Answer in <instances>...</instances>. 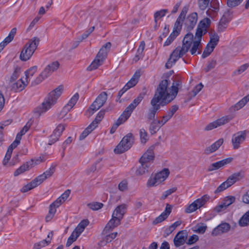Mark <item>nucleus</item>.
<instances>
[{
	"label": "nucleus",
	"instance_id": "39448f33",
	"mask_svg": "<svg viewBox=\"0 0 249 249\" xmlns=\"http://www.w3.org/2000/svg\"><path fill=\"white\" fill-rule=\"evenodd\" d=\"M187 52V51H186L182 47L176 48L170 54V57L165 64L166 68L167 69L171 68L176 62Z\"/></svg>",
	"mask_w": 249,
	"mask_h": 249
},
{
	"label": "nucleus",
	"instance_id": "49530a36",
	"mask_svg": "<svg viewBox=\"0 0 249 249\" xmlns=\"http://www.w3.org/2000/svg\"><path fill=\"white\" fill-rule=\"evenodd\" d=\"M210 40L208 44L212 46H214V48L217 45L219 37L216 33L212 34L210 36Z\"/></svg>",
	"mask_w": 249,
	"mask_h": 249
},
{
	"label": "nucleus",
	"instance_id": "69168bd1",
	"mask_svg": "<svg viewBox=\"0 0 249 249\" xmlns=\"http://www.w3.org/2000/svg\"><path fill=\"white\" fill-rule=\"evenodd\" d=\"M243 0H227V4L228 7L233 8L239 5Z\"/></svg>",
	"mask_w": 249,
	"mask_h": 249
},
{
	"label": "nucleus",
	"instance_id": "5fc2aeb1",
	"mask_svg": "<svg viewBox=\"0 0 249 249\" xmlns=\"http://www.w3.org/2000/svg\"><path fill=\"white\" fill-rule=\"evenodd\" d=\"M79 236V235L77 234L75 231H73L71 236L68 239L67 242L66 243V246H70L72 244L73 242L76 241V240Z\"/></svg>",
	"mask_w": 249,
	"mask_h": 249
},
{
	"label": "nucleus",
	"instance_id": "f03ea898",
	"mask_svg": "<svg viewBox=\"0 0 249 249\" xmlns=\"http://www.w3.org/2000/svg\"><path fill=\"white\" fill-rule=\"evenodd\" d=\"M62 90L63 87L60 86L50 92L41 105L36 108L35 112L40 115L51 108L56 103L57 99L62 94Z\"/></svg>",
	"mask_w": 249,
	"mask_h": 249
},
{
	"label": "nucleus",
	"instance_id": "cd10ccee",
	"mask_svg": "<svg viewBox=\"0 0 249 249\" xmlns=\"http://www.w3.org/2000/svg\"><path fill=\"white\" fill-rule=\"evenodd\" d=\"M17 32V28H13L10 32L8 36L0 43V52L3 49L4 47L11 42L14 39Z\"/></svg>",
	"mask_w": 249,
	"mask_h": 249
},
{
	"label": "nucleus",
	"instance_id": "4d7b16f0",
	"mask_svg": "<svg viewBox=\"0 0 249 249\" xmlns=\"http://www.w3.org/2000/svg\"><path fill=\"white\" fill-rule=\"evenodd\" d=\"M140 136L142 143L145 144L148 140V134L143 128L140 130Z\"/></svg>",
	"mask_w": 249,
	"mask_h": 249
},
{
	"label": "nucleus",
	"instance_id": "7c9ffc66",
	"mask_svg": "<svg viewBox=\"0 0 249 249\" xmlns=\"http://www.w3.org/2000/svg\"><path fill=\"white\" fill-rule=\"evenodd\" d=\"M111 46V44L109 42L104 45L96 55L97 57L101 58V59L104 60L107 55V52L109 50Z\"/></svg>",
	"mask_w": 249,
	"mask_h": 249
},
{
	"label": "nucleus",
	"instance_id": "423d86ee",
	"mask_svg": "<svg viewBox=\"0 0 249 249\" xmlns=\"http://www.w3.org/2000/svg\"><path fill=\"white\" fill-rule=\"evenodd\" d=\"M107 98V94L106 92H102L96 98L95 100L90 105L89 111L93 114L94 112L98 110L106 103Z\"/></svg>",
	"mask_w": 249,
	"mask_h": 249
},
{
	"label": "nucleus",
	"instance_id": "a878e982",
	"mask_svg": "<svg viewBox=\"0 0 249 249\" xmlns=\"http://www.w3.org/2000/svg\"><path fill=\"white\" fill-rule=\"evenodd\" d=\"M243 177L244 175L241 172H236L230 176L225 181L229 187H231L236 182L243 178Z\"/></svg>",
	"mask_w": 249,
	"mask_h": 249
},
{
	"label": "nucleus",
	"instance_id": "6ab92c4d",
	"mask_svg": "<svg viewBox=\"0 0 249 249\" xmlns=\"http://www.w3.org/2000/svg\"><path fill=\"white\" fill-rule=\"evenodd\" d=\"M231 225L228 223H222L215 227L212 232V235L216 236L228 232L231 229Z\"/></svg>",
	"mask_w": 249,
	"mask_h": 249
},
{
	"label": "nucleus",
	"instance_id": "864d4df0",
	"mask_svg": "<svg viewBox=\"0 0 249 249\" xmlns=\"http://www.w3.org/2000/svg\"><path fill=\"white\" fill-rule=\"evenodd\" d=\"M219 3L218 0H212L210 3V8L207 11L208 13L210 10L216 12L219 10Z\"/></svg>",
	"mask_w": 249,
	"mask_h": 249
},
{
	"label": "nucleus",
	"instance_id": "bb28decb",
	"mask_svg": "<svg viewBox=\"0 0 249 249\" xmlns=\"http://www.w3.org/2000/svg\"><path fill=\"white\" fill-rule=\"evenodd\" d=\"M126 207V205L124 204L118 206L113 212L112 217H116L122 220L125 213Z\"/></svg>",
	"mask_w": 249,
	"mask_h": 249
},
{
	"label": "nucleus",
	"instance_id": "de8ad7c7",
	"mask_svg": "<svg viewBox=\"0 0 249 249\" xmlns=\"http://www.w3.org/2000/svg\"><path fill=\"white\" fill-rule=\"evenodd\" d=\"M178 32L176 31H173L169 36L166 39V41H165L163 46H167L170 45L172 42L175 40V39L177 37V36H178Z\"/></svg>",
	"mask_w": 249,
	"mask_h": 249
},
{
	"label": "nucleus",
	"instance_id": "a211bd4d",
	"mask_svg": "<svg viewBox=\"0 0 249 249\" xmlns=\"http://www.w3.org/2000/svg\"><path fill=\"white\" fill-rule=\"evenodd\" d=\"M211 24V20L209 18H205L201 20L197 25L195 34L198 32L201 35V37L207 32V28Z\"/></svg>",
	"mask_w": 249,
	"mask_h": 249
},
{
	"label": "nucleus",
	"instance_id": "1a4fd4ad",
	"mask_svg": "<svg viewBox=\"0 0 249 249\" xmlns=\"http://www.w3.org/2000/svg\"><path fill=\"white\" fill-rule=\"evenodd\" d=\"M159 142H157L149 147L147 151L142 156L140 159V163L151 164V162H153L155 158L154 149L156 146L159 145Z\"/></svg>",
	"mask_w": 249,
	"mask_h": 249
},
{
	"label": "nucleus",
	"instance_id": "6e6552de",
	"mask_svg": "<svg viewBox=\"0 0 249 249\" xmlns=\"http://www.w3.org/2000/svg\"><path fill=\"white\" fill-rule=\"evenodd\" d=\"M209 199V196L207 195H204L201 198L197 199L191 204L188 205L185 210V212L187 213H191L197 209L204 205L206 202Z\"/></svg>",
	"mask_w": 249,
	"mask_h": 249
},
{
	"label": "nucleus",
	"instance_id": "f8f14e48",
	"mask_svg": "<svg viewBox=\"0 0 249 249\" xmlns=\"http://www.w3.org/2000/svg\"><path fill=\"white\" fill-rule=\"evenodd\" d=\"M197 14L196 12H193L189 14L187 18H184V25L187 31L190 32L196 26L197 21Z\"/></svg>",
	"mask_w": 249,
	"mask_h": 249
},
{
	"label": "nucleus",
	"instance_id": "5701e85b",
	"mask_svg": "<svg viewBox=\"0 0 249 249\" xmlns=\"http://www.w3.org/2000/svg\"><path fill=\"white\" fill-rule=\"evenodd\" d=\"M43 182V180L40 178L39 176H37L34 179L31 181L29 183L24 185L21 189V192L22 193H25L29 190H31L38 185H40Z\"/></svg>",
	"mask_w": 249,
	"mask_h": 249
},
{
	"label": "nucleus",
	"instance_id": "bf43d9fd",
	"mask_svg": "<svg viewBox=\"0 0 249 249\" xmlns=\"http://www.w3.org/2000/svg\"><path fill=\"white\" fill-rule=\"evenodd\" d=\"M50 243V240L46 239L43 240L38 243L35 244L34 249H40L41 248L44 247L48 245Z\"/></svg>",
	"mask_w": 249,
	"mask_h": 249
},
{
	"label": "nucleus",
	"instance_id": "603ef678",
	"mask_svg": "<svg viewBox=\"0 0 249 249\" xmlns=\"http://www.w3.org/2000/svg\"><path fill=\"white\" fill-rule=\"evenodd\" d=\"M214 49V46H212L208 43L203 51L202 57L205 58L208 56L213 51Z\"/></svg>",
	"mask_w": 249,
	"mask_h": 249
},
{
	"label": "nucleus",
	"instance_id": "6e6d98bb",
	"mask_svg": "<svg viewBox=\"0 0 249 249\" xmlns=\"http://www.w3.org/2000/svg\"><path fill=\"white\" fill-rule=\"evenodd\" d=\"M103 205V203L97 202H93L88 204L89 208L94 211H97L101 209Z\"/></svg>",
	"mask_w": 249,
	"mask_h": 249
},
{
	"label": "nucleus",
	"instance_id": "4468645a",
	"mask_svg": "<svg viewBox=\"0 0 249 249\" xmlns=\"http://www.w3.org/2000/svg\"><path fill=\"white\" fill-rule=\"evenodd\" d=\"M188 9V8L186 6L183 7L179 16H178L175 23L173 31L177 32L178 35L179 34V32L180 31L182 25V23L183 21H184V18L185 17V16L187 13Z\"/></svg>",
	"mask_w": 249,
	"mask_h": 249
},
{
	"label": "nucleus",
	"instance_id": "0eeeda50",
	"mask_svg": "<svg viewBox=\"0 0 249 249\" xmlns=\"http://www.w3.org/2000/svg\"><path fill=\"white\" fill-rule=\"evenodd\" d=\"M233 118L232 115H226L217 119L215 121L206 125L204 128L205 131H210L214 128L224 125Z\"/></svg>",
	"mask_w": 249,
	"mask_h": 249
},
{
	"label": "nucleus",
	"instance_id": "ddd939ff",
	"mask_svg": "<svg viewBox=\"0 0 249 249\" xmlns=\"http://www.w3.org/2000/svg\"><path fill=\"white\" fill-rule=\"evenodd\" d=\"M65 129V126L64 125L62 124L58 125L56 128L53 131V133L50 135L48 144L52 145L57 142L59 140V137Z\"/></svg>",
	"mask_w": 249,
	"mask_h": 249
},
{
	"label": "nucleus",
	"instance_id": "2eb2a0df",
	"mask_svg": "<svg viewBox=\"0 0 249 249\" xmlns=\"http://www.w3.org/2000/svg\"><path fill=\"white\" fill-rule=\"evenodd\" d=\"M188 236L186 230L178 231L174 238V244L176 247L183 245L186 242Z\"/></svg>",
	"mask_w": 249,
	"mask_h": 249
},
{
	"label": "nucleus",
	"instance_id": "4c0bfd02",
	"mask_svg": "<svg viewBox=\"0 0 249 249\" xmlns=\"http://www.w3.org/2000/svg\"><path fill=\"white\" fill-rule=\"evenodd\" d=\"M249 101V95L243 98L231 107L234 110H238L243 107Z\"/></svg>",
	"mask_w": 249,
	"mask_h": 249
},
{
	"label": "nucleus",
	"instance_id": "dca6fc26",
	"mask_svg": "<svg viewBox=\"0 0 249 249\" xmlns=\"http://www.w3.org/2000/svg\"><path fill=\"white\" fill-rule=\"evenodd\" d=\"M60 64L57 61H53L49 64L41 72V76L48 77L59 67Z\"/></svg>",
	"mask_w": 249,
	"mask_h": 249
},
{
	"label": "nucleus",
	"instance_id": "338daca9",
	"mask_svg": "<svg viewBox=\"0 0 249 249\" xmlns=\"http://www.w3.org/2000/svg\"><path fill=\"white\" fill-rule=\"evenodd\" d=\"M249 67V63H246L245 64H243L241 66H240L237 70H236L234 73L235 75H239L243 72L244 71H245Z\"/></svg>",
	"mask_w": 249,
	"mask_h": 249
},
{
	"label": "nucleus",
	"instance_id": "aec40b11",
	"mask_svg": "<svg viewBox=\"0 0 249 249\" xmlns=\"http://www.w3.org/2000/svg\"><path fill=\"white\" fill-rule=\"evenodd\" d=\"M202 37H201V35L199 33H197V34H195V36L194 38V41L192 43L193 46L190 50V52L191 54H195L197 50H198V54L200 53L201 51L200 50L201 48V41Z\"/></svg>",
	"mask_w": 249,
	"mask_h": 249
},
{
	"label": "nucleus",
	"instance_id": "0e129e2a",
	"mask_svg": "<svg viewBox=\"0 0 249 249\" xmlns=\"http://www.w3.org/2000/svg\"><path fill=\"white\" fill-rule=\"evenodd\" d=\"M210 0H198V5L201 10H205L208 6Z\"/></svg>",
	"mask_w": 249,
	"mask_h": 249
},
{
	"label": "nucleus",
	"instance_id": "13d9d810",
	"mask_svg": "<svg viewBox=\"0 0 249 249\" xmlns=\"http://www.w3.org/2000/svg\"><path fill=\"white\" fill-rule=\"evenodd\" d=\"M203 85L202 83L197 84L192 90V91L189 93V95L191 98L195 97L203 88Z\"/></svg>",
	"mask_w": 249,
	"mask_h": 249
},
{
	"label": "nucleus",
	"instance_id": "b1692460",
	"mask_svg": "<svg viewBox=\"0 0 249 249\" xmlns=\"http://www.w3.org/2000/svg\"><path fill=\"white\" fill-rule=\"evenodd\" d=\"M121 220L120 219L116 217L112 216V218L108 222L105 227L103 230V233L104 234H107L108 231L113 230V229L121 224Z\"/></svg>",
	"mask_w": 249,
	"mask_h": 249
},
{
	"label": "nucleus",
	"instance_id": "774afa93",
	"mask_svg": "<svg viewBox=\"0 0 249 249\" xmlns=\"http://www.w3.org/2000/svg\"><path fill=\"white\" fill-rule=\"evenodd\" d=\"M160 183L157 180L156 177L154 176V177H151L147 181V186L149 187L155 186L159 184Z\"/></svg>",
	"mask_w": 249,
	"mask_h": 249
},
{
	"label": "nucleus",
	"instance_id": "052dcab7",
	"mask_svg": "<svg viewBox=\"0 0 249 249\" xmlns=\"http://www.w3.org/2000/svg\"><path fill=\"white\" fill-rule=\"evenodd\" d=\"M235 197L233 196H226L223 200V203L225 206L227 208L229 206L234 202Z\"/></svg>",
	"mask_w": 249,
	"mask_h": 249
},
{
	"label": "nucleus",
	"instance_id": "473e14b6",
	"mask_svg": "<svg viewBox=\"0 0 249 249\" xmlns=\"http://www.w3.org/2000/svg\"><path fill=\"white\" fill-rule=\"evenodd\" d=\"M170 172L168 169L164 168L161 171L157 173L155 177L160 183L164 181L168 177Z\"/></svg>",
	"mask_w": 249,
	"mask_h": 249
},
{
	"label": "nucleus",
	"instance_id": "c03bdc74",
	"mask_svg": "<svg viewBox=\"0 0 249 249\" xmlns=\"http://www.w3.org/2000/svg\"><path fill=\"white\" fill-rule=\"evenodd\" d=\"M168 12V9H162L155 13L154 17L155 27L157 25L158 20L163 17L165 15V14Z\"/></svg>",
	"mask_w": 249,
	"mask_h": 249
},
{
	"label": "nucleus",
	"instance_id": "f704fd0d",
	"mask_svg": "<svg viewBox=\"0 0 249 249\" xmlns=\"http://www.w3.org/2000/svg\"><path fill=\"white\" fill-rule=\"evenodd\" d=\"M140 164L141 165L136 171V174L137 175H142L149 171L151 164L145 163H140Z\"/></svg>",
	"mask_w": 249,
	"mask_h": 249
},
{
	"label": "nucleus",
	"instance_id": "2f4dec72",
	"mask_svg": "<svg viewBox=\"0 0 249 249\" xmlns=\"http://www.w3.org/2000/svg\"><path fill=\"white\" fill-rule=\"evenodd\" d=\"M27 85L22 79H19L17 82L14 83L11 85V89L15 92H19L22 91L25 87Z\"/></svg>",
	"mask_w": 249,
	"mask_h": 249
},
{
	"label": "nucleus",
	"instance_id": "a18cd8bd",
	"mask_svg": "<svg viewBox=\"0 0 249 249\" xmlns=\"http://www.w3.org/2000/svg\"><path fill=\"white\" fill-rule=\"evenodd\" d=\"M37 69V66H35L31 67L25 72L26 82H28V81H29L30 80V78L32 77L34 73L36 71Z\"/></svg>",
	"mask_w": 249,
	"mask_h": 249
},
{
	"label": "nucleus",
	"instance_id": "c756f323",
	"mask_svg": "<svg viewBox=\"0 0 249 249\" xmlns=\"http://www.w3.org/2000/svg\"><path fill=\"white\" fill-rule=\"evenodd\" d=\"M223 139H220L213 144H212L211 146L207 147L204 150L205 154L208 155L210 153L215 152L217 150L219 147L223 144Z\"/></svg>",
	"mask_w": 249,
	"mask_h": 249
},
{
	"label": "nucleus",
	"instance_id": "37998d69",
	"mask_svg": "<svg viewBox=\"0 0 249 249\" xmlns=\"http://www.w3.org/2000/svg\"><path fill=\"white\" fill-rule=\"evenodd\" d=\"M56 208L57 207H55L54 205H53V203H52L50 205L49 213L45 217L46 222L50 221L53 218L56 213Z\"/></svg>",
	"mask_w": 249,
	"mask_h": 249
},
{
	"label": "nucleus",
	"instance_id": "58836bf2",
	"mask_svg": "<svg viewBox=\"0 0 249 249\" xmlns=\"http://www.w3.org/2000/svg\"><path fill=\"white\" fill-rule=\"evenodd\" d=\"M101 58L97 57L92 62L91 64L87 68V70L91 71L93 70L96 69L99 66L102 65L104 60L101 59Z\"/></svg>",
	"mask_w": 249,
	"mask_h": 249
},
{
	"label": "nucleus",
	"instance_id": "9d476101",
	"mask_svg": "<svg viewBox=\"0 0 249 249\" xmlns=\"http://www.w3.org/2000/svg\"><path fill=\"white\" fill-rule=\"evenodd\" d=\"M140 76V71H136L130 80L125 84L124 88L119 91L118 97L119 98H121L123 94L128 89L135 86L138 83Z\"/></svg>",
	"mask_w": 249,
	"mask_h": 249
},
{
	"label": "nucleus",
	"instance_id": "e2e57ef3",
	"mask_svg": "<svg viewBox=\"0 0 249 249\" xmlns=\"http://www.w3.org/2000/svg\"><path fill=\"white\" fill-rule=\"evenodd\" d=\"M20 73V68L19 67H16L12 75L11 76L10 82H13L15 81L18 77Z\"/></svg>",
	"mask_w": 249,
	"mask_h": 249
},
{
	"label": "nucleus",
	"instance_id": "c9c22d12",
	"mask_svg": "<svg viewBox=\"0 0 249 249\" xmlns=\"http://www.w3.org/2000/svg\"><path fill=\"white\" fill-rule=\"evenodd\" d=\"M89 224V221L88 219L83 220L77 225L73 231L80 235Z\"/></svg>",
	"mask_w": 249,
	"mask_h": 249
},
{
	"label": "nucleus",
	"instance_id": "8fccbe9b",
	"mask_svg": "<svg viewBox=\"0 0 249 249\" xmlns=\"http://www.w3.org/2000/svg\"><path fill=\"white\" fill-rule=\"evenodd\" d=\"M79 94L76 93L72 97V98L65 106L68 107L69 109H71L77 102Z\"/></svg>",
	"mask_w": 249,
	"mask_h": 249
},
{
	"label": "nucleus",
	"instance_id": "ea45409f",
	"mask_svg": "<svg viewBox=\"0 0 249 249\" xmlns=\"http://www.w3.org/2000/svg\"><path fill=\"white\" fill-rule=\"evenodd\" d=\"M55 166L52 165L49 169L46 171L42 174L39 175L40 178L43 180H45L46 179L51 177L55 171Z\"/></svg>",
	"mask_w": 249,
	"mask_h": 249
},
{
	"label": "nucleus",
	"instance_id": "3c124183",
	"mask_svg": "<svg viewBox=\"0 0 249 249\" xmlns=\"http://www.w3.org/2000/svg\"><path fill=\"white\" fill-rule=\"evenodd\" d=\"M94 129L95 128H93L92 126L89 124L80 135L79 140L81 141L84 140Z\"/></svg>",
	"mask_w": 249,
	"mask_h": 249
},
{
	"label": "nucleus",
	"instance_id": "09e8293b",
	"mask_svg": "<svg viewBox=\"0 0 249 249\" xmlns=\"http://www.w3.org/2000/svg\"><path fill=\"white\" fill-rule=\"evenodd\" d=\"M230 21L229 18H226L222 16L219 23L218 30V31H223L226 28L227 24Z\"/></svg>",
	"mask_w": 249,
	"mask_h": 249
},
{
	"label": "nucleus",
	"instance_id": "f3484780",
	"mask_svg": "<svg viewBox=\"0 0 249 249\" xmlns=\"http://www.w3.org/2000/svg\"><path fill=\"white\" fill-rule=\"evenodd\" d=\"M232 158H228L217 162L213 163L209 166L207 169V171L208 172H211L213 170H217L225 166L226 165L230 163L232 161Z\"/></svg>",
	"mask_w": 249,
	"mask_h": 249
},
{
	"label": "nucleus",
	"instance_id": "393cba45",
	"mask_svg": "<svg viewBox=\"0 0 249 249\" xmlns=\"http://www.w3.org/2000/svg\"><path fill=\"white\" fill-rule=\"evenodd\" d=\"M194 35L192 33H188L186 34L182 40V47L186 51H188L190 47L192 45L194 41Z\"/></svg>",
	"mask_w": 249,
	"mask_h": 249
},
{
	"label": "nucleus",
	"instance_id": "a19ab883",
	"mask_svg": "<svg viewBox=\"0 0 249 249\" xmlns=\"http://www.w3.org/2000/svg\"><path fill=\"white\" fill-rule=\"evenodd\" d=\"M105 115L104 111H100L97 114L95 119L92 122V123L90 124L93 128H95L97 126V124L100 122V121L102 120Z\"/></svg>",
	"mask_w": 249,
	"mask_h": 249
},
{
	"label": "nucleus",
	"instance_id": "9b49d317",
	"mask_svg": "<svg viewBox=\"0 0 249 249\" xmlns=\"http://www.w3.org/2000/svg\"><path fill=\"white\" fill-rule=\"evenodd\" d=\"M246 138L245 131H239L233 134L232 136L231 143L233 148L237 149L240 147V145L245 141Z\"/></svg>",
	"mask_w": 249,
	"mask_h": 249
},
{
	"label": "nucleus",
	"instance_id": "7ed1b4c3",
	"mask_svg": "<svg viewBox=\"0 0 249 249\" xmlns=\"http://www.w3.org/2000/svg\"><path fill=\"white\" fill-rule=\"evenodd\" d=\"M39 41L40 39L37 37H34L29 39L21 51L20 54V60L23 61L29 60L36 49Z\"/></svg>",
	"mask_w": 249,
	"mask_h": 249
},
{
	"label": "nucleus",
	"instance_id": "4be33fe9",
	"mask_svg": "<svg viewBox=\"0 0 249 249\" xmlns=\"http://www.w3.org/2000/svg\"><path fill=\"white\" fill-rule=\"evenodd\" d=\"M172 209V205L167 204L164 212L154 220L153 224H157L165 220L171 213Z\"/></svg>",
	"mask_w": 249,
	"mask_h": 249
},
{
	"label": "nucleus",
	"instance_id": "680f3d73",
	"mask_svg": "<svg viewBox=\"0 0 249 249\" xmlns=\"http://www.w3.org/2000/svg\"><path fill=\"white\" fill-rule=\"evenodd\" d=\"M177 190V188L176 187H173L170 188L165 192H164L160 197V199L164 200L166 197H167L169 195H171L172 193L175 192Z\"/></svg>",
	"mask_w": 249,
	"mask_h": 249
},
{
	"label": "nucleus",
	"instance_id": "e433bc0d",
	"mask_svg": "<svg viewBox=\"0 0 249 249\" xmlns=\"http://www.w3.org/2000/svg\"><path fill=\"white\" fill-rule=\"evenodd\" d=\"M132 113H131L127 108L123 111L122 114L116 121V122L121 125L124 123L130 117Z\"/></svg>",
	"mask_w": 249,
	"mask_h": 249
},
{
	"label": "nucleus",
	"instance_id": "f257e3e1",
	"mask_svg": "<svg viewBox=\"0 0 249 249\" xmlns=\"http://www.w3.org/2000/svg\"><path fill=\"white\" fill-rule=\"evenodd\" d=\"M169 81L167 79L161 80L155 91L154 97L150 101L151 107L148 111V117L149 119L154 118L160 106H164L173 101L177 96L178 89L182 87V83L180 80L177 79L174 81L171 88L169 92L168 91V87Z\"/></svg>",
	"mask_w": 249,
	"mask_h": 249
},
{
	"label": "nucleus",
	"instance_id": "412c9836",
	"mask_svg": "<svg viewBox=\"0 0 249 249\" xmlns=\"http://www.w3.org/2000/svg\"><path fill=\"white\" fill-rule=\"evenodd\" d=\"M156 115H155L154 118L152 119H149L148 117V112L147 113V119L148 120H153L150 124L149 130L151 135L156 134L160 128L163 125L160 120L155 119Z\"/></svg>",
	"mask_w": 249,
	"mask_h": 249
},
{
	"label": "nucleus",
	"instance_id": "c85d7f7f",
	"mask_svg": "<svg viewBox=\"0 0 249 249\" xmlns=\"http://www.w3.org/2000/svg\"><path fill=\"white\" fill-rule=\"evenodd\" d=\"M34 164V160H31L30 161L26 162L25 163L22 164L20 167L17 169L14 172V175L16 177L20 174L24 172L25 171L31 168Z\"/></svg>",
	"mask_w": 249,
	"mask_h": 249
},
{
	"label": "nucleus",
	"instance_id": "79ce46f5",
	"mask_svg": "<svg viewBox=\"0 0 249 249\" xmlns=\"http://www.w3.org/2000/svg\"><path fill=\"white\" fill-rule=\"evenodd\" d=\"M239 225L241 227H245L249 225V210L240 218Z\"/></svg>",
	"mask_w": 249,
	"mask_h": 249
},
{
	"label": "nucleus",
	"instance_id": "20e7f679",
	"mask_svg": "<svg viewBox=\"0 0 249 249\" xmlns=\"http://www.w3.org/2000/svg\"><path fill=\"white\" fill-rule=\"evenodd\" d=\"M134 136L132 133L125 136L120 143L114 149L116 154H122L128 150L132 146L134 142Z\"/></svg>",
	"mask_w": 249,
	"mask_h": 249
},
{
	"label": "nucleus",
	"instance_id": "72a5a7b5",
	"mask_svg": "<svg viewBox=\"0 0 249 249\" xmlns=\"http://www.w3.org/2000/svg\"><path fill=\"white\" fill-rule=\"evenodd\" d=\"M117 232H112L110 234L106 235L102 238V240L99 243V245L103 246L106 245L107 243H110L113 240L117 235Z\"/></svg>",
	"mask_w": 249,
	"mask_h": 249
}]
</instances>
